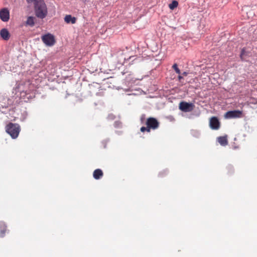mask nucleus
I'll return each mask as SVG.
<instances>
[{
	"label": "nucleus",
	"instance_id": "f257e3e1",
	"mask_svg": "<svg viewBox=\"0 0 257 257\" xmlns=\"http://www.w3.org/2000/svg\"><path fill=\"white\" fill-rule=\"evenodd\" d=\"M36 16L40 19L45 18L48 14L47 6L43 0H39L34 6Z\"/></svg>",
	"mask_w": 257,
	"mask_h": 257
},
{
	"label": "nucleus",
	"instance_id": "f03ea898",
	"mask_svg": "<svg viewBox=\"0 0 257 257\" xmlns=\"http://www.w3.org/2000/svg\"><path fill=\"white\" fill-rule=\"evenodd\" d=\"M21 131L19 124L9 122L6 126V131L13 139L18 138Z\"/></svg>",
	"mask_w": 257,
	"mask_h": 257
},
{
	"label": "nucleus",
	"instance_id": "7ed1b4c3",
	"mask_svg": "<svg viewBox=\"0 0 257 257\" xmlns=\"http://www.w3.org/2000/svg\"><path fill=\"white\" fill-rule=\"evenodd\" d=\"M42 42L47 46H53L56 43L55 37L50 33H47L41 37Z\"/></svg>",
	"mask_w": 257,
	"mask_h": 257
},
{
	"label": "nucleus",
	"instance_id": "20e7f679",
	"mask_svg": "<svg viewBox=\"0 0 257 257\" xmlns=\"http://www.w3.org/2000/svg\"><path fill=\"white\" fill-rule=\"evenodd\" d=\"M146 124L150 131L151 130H155L157 129L160 125V123L158 120L156 118L152 117L147 118Z\"/></svg>",
	"mask_w": 257,
	"mask_h": 257
},
{
	"label": "nucleus",
	"instance_id": "39448f33",
	"mask_svg": "<svg viewBox=\"0 0 257 257\" xmlns=\"http://www.w3.org/2000/svg\"><path fill=\"white\" fill-rule=\"evenodd\" d=\"M194 105L192 103H188L185 101H182L179 103V109L184 112H190L193 110Z\"/></svg>",
	"mask_w": 257,
	"mask_h": 257
},
{
	"label": "nucleus",
	"instance_id": "423d86ee",
	"mask_svg": "<svg viewBox=\"0 0 257 257\" xmlns=\"http://www.w3.org/2000/svg\"><path fill=\"white\" fill-rule=\"evenodd\" d=\"M242 111L239 110L228 111L224 114V118L230 119L233 118H239L241 117Z\"/></svg>",
	"mask_w": 257,
	"mask_h": 257
},
{
	"label": "nucleus",
	"instance_id": "0eeeda50",
	"mask_svg": "<svg viewBox=\"0 0 257 257\" xmlns=\"http://www.w3.org/2000/svg\"><path fill=\"white\" fill-rule=\"evenodd\" d=\"M209 125L212 130H218L220 127V122L215 116H213L210 119Z\"/></svg>",
	"mask_w": 257,
	"mask_h": 257
},
{
	"label": "nucleus",
	"instance_id": "6e6552de",
	"mask_svg": "<svg viewBox=\"0 0 257 257\" xmlns=\"http://www.w3.org/2000/svg\"><path fill=\"white\" fill-rule=\"evenodd\" d=\"M0 18L3 22H8L10 19L9 10L4 8L0 11Z\"/></svg>",
	"mask_w": 257,
	"mask_h": 257
},
{
	"label": "nucleus",
	"instance_id": "1a4fd4ad",
	"mask_svg": "<svg viewBox=\"0 0 257 257\" xmlns=\"http://www.w3.org/2000/svg\"><path fill=\"white\" fill-rule=\"evenodd\" d=\"M0 35L2 38L6 41L8 40L10 38V34L7 29H3L1 30Z\"/></svg>",
	"mask_w": 257,
	"mask_h": 257
},
{
	"label": "nucleus",
	"instance_id": "9d476101",
	"mask_svg": "<svg viewBox=\"0 0 257 257\" xmlns=\"http://www.w3.org/2000/svg\"><path fill=\"white\" fill-rule=\"evenodd\" d=\"M103 175L102 171L100 169L95 170L93 173V177L95 179L98 180Z\"/></svg>",
	"mask_w": 257,
	"mask_h": 257
},
{
	"label": "nucleus",
	"instance_id": "9b49d317",
	"mask_svg": "<svg viewBox=\"0 0 257 257\" xmlns=\"http://www.w3.org/2000/svg\"><path fill=\"white\" fill-rule=\"evenodd\" d=\"M64 21L67 24H75L76 21L75 17H72L71 15H66L64 18Z\"/></svg>",
	"mask_w": 257,
	"mask_h": 257
},
{
	"label": "nucleus",
	"instance_id": "f8f14e48",
	"mask_svg": "<svg viewBox=\"0 0 257 257\" xmlns=\"http://www.w3.org/2000/svg\"><path fill=\"white\" fill-rule=\"evenodd\" d=\"M35 18L32 16H29L25 22V26L33 27L35 25Z\"/></svg>",
	"mask_w": 257,
	"mask_h": 257
},
{
	"label": "nucleus",
	"instance_id": "ddd939ff",
	"mask_svg": "<svg viewBox=\"0 0 257 257\" xmlns=\"http://www.w3.org/2000/svg\"><path fill=\"white\" fill-rule=\"evenodd\" d=\"M7 230V225L4 222L0 223V236L4 237Z\"/></svg>",
	"mask_w": 257,
	"mask_h": 257
},
{
	"label": "nucleus",
	"instance_id": "4468645a",
	"mask_svg": "<svg viewBox=\"0 0 257 257\" xmlns=\"http://www.w3.org/2000/svg\"><path fill=\"white\" fill-rule=\"evenodd\" d=\"M218 142L221 145H222L223 146H225L227 145L228 144L227 138H226V137H224V136L220 137L218 138Z\"/></svg>",
	"mask_w": 257,
	"mask_h": 257
},
{
	"label": "nucleus",
	"instance_id": "2eb2a0df",
	"mask_svg": "<svg viewBox=\"0 0 257 257\" xmlns=\"http://www.w3.org/2000/svg\"><path fill=\"white\" fill-rule=\"evenodd\" d=\"M178 5V3L176 1H173L172 3L170 4L169 5V7L171 10H174L175 8H177Z\"/></svg>",
	"mask_w": 257,
	"mask_h": 257
},
{
	"label": "nucleus",
	"instance_id": "dca6fc26",
	"mask_svg": "<svg viewBox=\"0 0 257 257\" xmlns=\"http://www.w3.org/2000/svg\"><path fill=\"white\" fill-rule=\"evenodd\" d=\"M173 68L174 69V70L175 71V72L177 73V74H180V70H179V69L178 68V66L176 64H174L173 66H172Z\"/></svg>",
	"mask_w": 257,
	"mask_h": 257
},
{
	"label": "nucleus",
	"instance_id": "f3484780",
	"mask_svg": "<svg viewBox=\"0 0 257 257\" xmlns=\"http://www.w3.org/2000/svg\"><path fill=\"white\" fill-rule=\"evenodd\" d=\"M141 131L142 132H145V131L147 132H150V129L148 128V126H147L146 127L145 126H142L141 127V129H140Z\"/></svg>",
	"mask_w": 257,
	"mask_h": 257
},
{
	"label": "nucleus",
	"instance_id": "a211bd4d",
	"mask_svg": "<svg viewBox=\"0 0 257 257\" xmlns=\"http://www.w3.org/2000/svg\"><path fill=\"white\" fill-rule=\"evenodd\" d=\"M39 0H27V2L28 3H31L34 2V6L36 4L38 3V2H39Z\"/></svg>",
	"mask_w": 257,
	"mask_h": 257
},
{
	"label": "nucleus",
	"instance_id": "6ab92c4d",
	"mask_svg": "<svg viewBox=\"0 0 257 257\" xmlns=\"http://www.w3.org/2000/svg\"><path fill=\"white\" fill-rule=\"evenodd\" d=\"M183 78V77L181 76V75H179L178 76V79L179 80H180L181 79H182Z\"/></svg>",
	"mask_w": 257,
	"mask_h": 257
},
{
	"label": "nucleus",
	"instance_id": "aec40b11",
	"mask_svg": "<svg viewBox=\"0 0 257 257\" xmlns=\"http://www.w3.org/2000/svg\"><path fill=\"white\" fill-rule=\"evenodd\" d=\"M183 74L184 75H187V73L186 72H183Z\"/></svg>",
	"mask_w": 257,
	"mask_h": 257
}]
</instances>
